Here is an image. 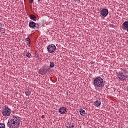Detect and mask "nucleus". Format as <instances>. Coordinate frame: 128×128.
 Masks as SVG:
<instances>
[{
    "label": "nucleus",
    "mask_w": 128,
    "mask_h": 128,
    "mask_svg": "<svg viewBox=\"0 0 128 128\" xmlns=\"http://www.w3.org/2000/svg\"><path fill=\"white\" fill-rule=\"evenodd\" d=\"M2 24L0 23V32H2Z\"/></svg>",
    "instance_id": "obj_20"
},
{
    "label": "nucleus",
    "mask_w": 128,
    "mask_h": 128,
    "mask_svg": "<svg viewBox=\"0 0 128 128\" xmlns=\"http://www.w3.org/2000/svg\"><path fill=\"white\" fill-rule=\"evenodd\" d=\"M93 86L96 88H102L104 86V82L102 78L100 77H96L94 79Z\"/></svg>",
    "instance_id": "obj_3"
},
{
    "label": "nucleus",
    "mask_w": 128,
    "mask_h": 128,
    "mask_svg": "<svg viewBox=\"0 0 128 128\" xmlns=\"http://www.w3.org/2000/svg\"><path fill=\"white\" fill-rule=\"evenodd\" d=\"M50 68H54V62H50Z\"/></svg>",
    "instance_id": "obj_16"
},
{
    "label": "nucleus",
    "mask_w": 128,
    "mask_h": 128,
    "mask_svg": "<svg viewBox=\"0 0 128 128\" xmlns=\"http://www.w3.org/2000/svg\"><path fill=\"white\" fill-rule=\"evenodd\" d=\"M0 128H6V125L4 124H0Z\"/></svg>",
    "instance_id": "obj_18"
},
{
    "label": "nucleus",
    "mask_w": 128,
    "mask_h": 128,
    "mask_svg": "<svg viewBox=\"0 0 128 128\" xmlns=\"http://www.w3.org/2000/svg\"><path fill=\"white\" fill-rule=\"evenodd\" d=\"M127 32H128V28Z\"/></svg>",
    "instance_id": "obj_25"
},
{
    "label": "nucleus",
    "mask_w": 128,
    "mask_h": 128,
    "mask_svg": "<svg viewBox=\"0 0 128 128\" xmlns=\"http://www.w3.org/2000/svg\"><path fill=\"white\" fill-rule=\"evenodd\" d=\"M66 108L62 107V108H61L60 109V113L61 114H66Z\"/></svg>",
    "instance_id": "obj_8"
},
{
    "label": "nucleus",
    "mask_w": 128,
    "mask_h": 128,
    "mask_svg": "<svg viewBox=\"0 0 128 128\" xmlns=\"http://www.w3.org/2000/svg\"><path fill=\"white\" fill-rule=\"evenodd\" d=\"M66 128H74V124L70 123V124H69L68 126H66Z\"/></svg>",
    "instance_id": "obj_13"
},
{
    "label": "nucleus",
    "mask_w": 128,
    "mask_h": 128,
    "mask_svg": "<svg viewBox=\"0 0 128 128\" xmlns=\"http://www.w3.org/2000/svg\"><path fill=\"white\" fill-rule=\"evenodd\" d=\"M2 34H6V32L3 31V32H2Z\"/></svg>",
    "instance_id": "obj_24"
},
{
    "label": "nucleus",
    "mask_w": 128,
    "mask_h": 128,
    "mask_svg": "<svg viewBox=\"0 0 128 128\" xmlns=\"http://www.w3.org/2000/svg\"><path fill=\"white\" fill-rule=\"evenodd\" d=\"M100 14L102 16L106 18L108 16V9H102L100 12Z\"/></svg>",
    "instance_id": "obj_6"
},
{
    "label": "nucleus",
    "mask_w": 128,
    "mask_h": 128,
    "mask_svg": "<svg viewBox=\"0 0 128 128\" xmlns=\"http://www.w3.org/2000/svg\"><path fill=\"white\" fill-rule=\"evenodd\" d=\"M26 96H30V94H32V92H30V90H28L26 92Z\"/></svg>",
    "instance_id": "obj_15"
},
{
    "label": "nucleus",
    "mask_w": 128,
    "mask_h": 128,
    "mask_svg": "<svg viewBox=\"0 0 128 128\" xmlns=\"http://www.w3.org/2000/svg\"><path fill=\"white\" fill-rule=\"evenodd\" d=\"M16 0V2H18V0Z\"/></svg>",
    "instance_id": "obj_26"
},
{
    "label": "nucleus",
    "mask_w": 128,
    "mask_h": 128,
    "mask_svg": "<svg viewBox=\"0 0 128 128\" xmlns=\"http://www.w3.org/2000/svg\"><path fill=\"white\" fill-rule=\"evenodd\" d=\"M30 18L32 20H34V22H36V17L34 14L30 16Z\"/></svg>",
    "instance_id": "obj_11"
},
{
    "label": "nucleus",
    "mask_w": 128,
    "mask_h": 128,
    "mask_svg": "<svg viewBox=\"0 0 128 128\" xmlns=\"http://www.w3.org/2000/svg\"><path fill=\"white\" fill-rule=\"evenodd\" d=\"M20 118L16 115L12 116L8 123V126L9 128H18L20 126Z\"/></svg>",
    "instance_id": "obj_1"
},
{
    "label": "nucleus",
    "mask_w": 128,
    "mask_h": 128,
    "mask_svg": "<svg viewBox=\"0 0 128 128\" xmlns=\"http://www.w3.org/2000/svg\"><path fill=\"white\" fill-rule=\"evenodd\" d=\"M26 56H27V58H30V56H32V54L30 52H26Z\"/></svg>",
    "instance_id": "obj_17"
},
{
    "label": "nucleus",
    "mask_w": 128,
    "mask_h": 128,
    "mask_svg": "<svg viewBox=\"0 0 128 128\" xmlns=\"http://www.w3.org/2000/svg\"><path fill=\"white\" fill-rule=\"evenodd\" d=\"M126 128H128V126Z\"/></svg>",
    "instance_id": "obj_27"
},
{
    "label": "nucleus",
    "mask_w": 128,
    "mask_h": 128,
    "mask_svg": "<svg viewBox=\"0 0 128 128\" xmlns=\"http://www.w3.org/2000/svg\"><path fill=\"white\" fill-rule=\"evenodd\" d=\"M34 0H31L30 2V4H33Z\"/></svg>",
    "instance_id": "obj_23"
},
{
    "label": "nucleus",
    "mask_w": 128,
    "mask_h": 128,
    "mask_svg": "<svg viewBox=\"0 0 128 128\" xmlns=\"http://www.w3.org/2000/svg\"><path fill=\"white\" fill-rule=\"evenodd\" d=\"M56 50V47L54 44L50 45L48 47V50L50 54H52V52H54Z\"/></svg>",
    "instance_id": "obj_5"
},
{
    "label": "nucleus",
    "mask_w": 128,
    "mask_h": 128,
    "mask_svg": "<svg viewBox=\"0 0 128 128\" xmlns=\"http://www.w3.org/2000/svg\"><path fill=\"white\" fill-rule=\"evenodd\" d=\"M80 114L82 116H86V111L84 110H80Z\"/></svg>",
    "instance_id": "obj_12"
},
{
    "label": "nucleus",
    "mask_w": 128,
    "mask_h": 128,
    "mask_svg": "<svg viewBox=\"0 0 128 128\" xmlns=\"http://www.w3.org/2000/svg\"><path fill=\"white\" fill-rule=\"evenodd\" d=\"M12 114V110L8 108V106H6L2 110V114L5 118L8 116H10Z\"/></svg>",
    "instance_id": "obj_4"
},
{
    "label": "nucleus",
    "mask_w": 128,
    "mask_h": 128,
    "mask_svg": "<svg viewBox=\"0 0 128 128\" xmlns=\"http://www.w3.org/2000/svg\"><path fill=\"white\" fill-rule=\"evenodd\" d=\"M29 26L31 28H36V23L34 22H31L29 23Z\"/></svg>",
    "instance_id": "obj_10"
},
{
    "label": "nucleus",
    "mask_w": 128,
    "mask_h": 128,
    "mask_svg": "<svg viewBox=\"0 0 128 128\" xmlns=\"http://www.w3.org/2000/svg\"><path fill=\"white\" fill-rule=\"evenodd\" d=\"M123 26L126 28H128V22H125L123 24Z\"/></svg>",
    "instance_id": "obj_14"
},
{
    "label": "nucleus",
    "mask_w": 128,
    "mask_h": 128,
    "mask_svg": "<svg viewBox=\"0 0 128 128\" xmlns=\"http://www.w3.org/2000/svg\"><path fill=\"white\" fill-rule=\"evenodd\" d=\"M128 74V70L126 68L122 69L120 72L117 74V80H118L119 82H124V80H128V76L126 74Z\"/></svg>",
    "instance_id": "obj_2"
},
{
    "label": "nucleus",
    "mask_w": 128,
    "mask_h": 128,
    "mask_svg": "<svg viewBox=\"0 0 128 128\" xmlns=\"http://www.w3.org/2000/svg\"><path fill=\"white\" fill-rule=\"evenodd\" d=\"M34 28H36V30H38V28H40V25L38 24H36Z\"/></svg>",
    "instance_id": "obj_19"
},
{
    "label": "nucleus",
    "mask_w": 128,
    "mask_h": 128,
    "mask_svg": "<svg viewBox=\"0 0 128 128\" xmlns=\"http://www.w3.org/2000/svg\"><path fill=\"white\" fill-rule=\"evenodd\" d=\"M102 105V102L99 100H96L94 103V106H96V108H100V106Z\"/></svg>",
    "instance_id": "obj_9"
},
{
    "label": "nucleus",
    "mask_w": 128,
    "mask_h": 128,
    "mask_svg": "<svg viewBox=\"0 0 128 128\" xmlns=\"http://www.w3.org/2000/svg\"><path fill=\"white\" fill-rule=\"evenodd\" d=\"M26 42H30V38H27L26 39Z\"/></svg>",
    "instance_id": "obj_21"
},
{
    "label": "nucleus",
    "mask_w": 128,
    "mask_h": 128,
    "mask_svg": "<svg viewBox=\"0 0 128 128\" xmlns=\"http://www.w3.org/2000/svg\"><path fill=\"white\" fill-rule=\"evenodd\" d=\"M48 72V70H46V68H42L39 70V74H41V76H44Z\"/></svg>",
    "instance_id": "obj_7"
},
{
    "label": "nucleus",
    "mask_w": 128,
    "mask_h": 128,
    "mask_svg": "<svg viewBox=\"0 0 128 128\" xmlns=\"http://www.w3.org/2000/svg\"><path fill=\"white\" fill-rule=\"evenodd\" d=\"M27 45L28 46H30V41H29L28 42H27Z\"/></svg>",
    "instance_id": "obj_22"
}]
</instances>
